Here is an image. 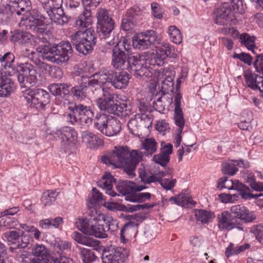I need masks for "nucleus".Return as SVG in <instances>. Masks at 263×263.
I'll return each mask as SVG.
<instances>
[{
    "instance_id": "obj_1",
    "label": "nucleus",
    "mask_w": 263,
    "mask_h": 263,
    "mask_svg": "<svg viewBox=\"0 0 263 263\" xmlns=\"http://www.w3.org/2000/svg\"><path fill=\"white\" fill-rule=\"evenodd\" d=\"M142 159V155L140 151L130 152L127 146H115L111 152L101 157L102 162L106 165L116 167L123 166L124 171L131 178L135 176L134 171Z\"/></svg>"
},
{
    "instance_id": "obj_2",
    "label": "nucleus",
    "mask_w": 263,
    "mask_h": 263,
    "mask_svg": "<svg viewBox=\"0 0 263 263\" xmlns=\"http://www.w3.org/2000/svg\"><path fill=\"white\" fill-rule=\"evenodd\" d=\"M15 56L11 52H7L3 55H0V71L13 76L18 73L17 77L21 87L34 86L37 81V72L34 67L29 63H21L15 67Z\"/></svg>"
},
{
    "instance_id": "obj_3",
    "label": "nucleus",
    "mask_w": 263,
    "mask_h": 263,
    "mask_svg": "<svg viewBox=\"0 0 263 263\" xmlns=\"http://www.w3.org/2000/svg\"><path fill=\"white\" fill-rule=\"evenodd\" d=\"M36 50L43 60L59 65L67 63L73 55V49L69 41H62L53 46L40 45Z\"/></svg>"
},
{
    "instance_id": "obj_4",
    "label": "nucleus",
    "mask_w": 263,
    "mask_h": 263,
    "mask_svg": "<svg viewBox=\"0 0 263 263\" xmlns=\"http://www.w3.org/2000/svg\"><path fill=\"white\" fill-rule=\"evenodd\" d=\"M116 95L109 90L105 91L96 100V103L101 111L104 114H114L121 118L129 116L132 113V107L128 101H125L118 103Z\"/></svg>"
},
{
    "instance_id": "obj_5",
    "label": "nucleus",
    "mask_w": 263,
    "mask_h": 263,
    "mask_svg": "<svg viewBox=\"0 0 263 263\" xmlns=\"http://www.w3.org/2000/svg\"><path fill=\"white\" fill-rule=\"evenodd\" d=\"M69 38L76 50L83 55L91 53L97 43L96 33L91 28L84 31H77Z\"/></svg>"
},
{
    "instance_id": "obj_6",
    "label": "nucleus",
    "mask_w": 263,
    "mask_h": 263,
    "mask_svg": "<svg viewBox=\"0 0 263 263\" xmlns=\"http://www.w3.org/2000/svg\"><path fill=\"white\" fill-rule=\"evenodd\" d=\"M67 114L68 122L72 125H88L91 123L94 117L90 107L73 102L68 103Z\"/></svg>"
},
{
    "instance_id": "obj_7",
    "label": "nucleus",
    "mask_w": 263,
    "mask_h": 263,
    "mask_svg": "<svg viewBox=\"0 0 263 263\" xmlns=\"http://www.w3.org/2000/svg\"><path fill=\"white\" fill-rule=\"evenodd\" d=\"M125 65V68L123 70H126L133 73L137 78L151 76L146 58L142 54L128 55Z\"/></svg>"
},
{
    "instance_id": "obj_8",
    "label": "nucleus",
    "mask_w": 263,
    "mask_h": 263,
    "mask_svg": "<svg viewBox=\"0 0 263 263\" xmlns=\"http://www.w3.org/2000/svg\"><path fill=\"white\" fill-rule=\"evenodd\" d=\"M30 86L25 91V100L30 104V107L37 110L44 109L45 106L49 103L50 94L43 89H30Z\"/></svg>"
},
{
    "instance_id": "obj_9",
    "label": "nucleus",
    "mask_w": 263,
    "mask_h": 263,
    "mask_svg": "<svg viewBox=\"0 0 263 263\" xmlns=\"http://www.w3.org/2000/svg\"><path fill=\"white\" fill-rule=\"evenodd\" d=\"M97 33L104 35L105 32L113 31L115 22L110 16L108 11L104 8H99L97 11Z\"/></svg>"
},
{
    "instance_id": "obj_10",
    "label": "nucleus",
    "mask_w": 263,
    "mask_h": 263,
    "mask_svg": "<svg viewBox=\"0 0 263 263\" xmlns=\"http://www.w3.org/2000/svg\"><path fill=\"white\" fill-rule=\"evenodd\" d=\"M79 243L82 244H86L87 246H92L93 245L95 248L92 249L85 248L80 246H77V248L78 249L80 253V256L82 260L83 263H92L97 258V255L95 254V251H99L100 249V246H99V243L98 241H94L92 242H89L86 243L85 240L81 239H77Z\"/></svg>"
},
{
    "instance_id": "obj_11",
    "label": "nucleus",
    "mask_w": 263,
    "mask_h": 263,
    "mask_svg": "<svg viewBox=\"0 0 263 263\" xmlns=\"http://www.w3.org/2000/svg\"><path fill=\"white\" fill-rule=\"evenodd\" d=\"M218 228L220 230H231L236 228L239 231H243L244 227L242 223L235 222L231 212L224 211L218 216Z\"/></svg>"
},
{
    "instance_id": "obj_12",
    "label": "nucleus",
    "mask_w": 263,
    "mask_h": 263,
    "mask_svg": "<svg viewBox=\"0 0 263 263\" xmlns=\"http://www.w3.org/2000/svg\"><path fill=\"white\" fill-rule=\"evenodd\" d=\"M83 83L87 85V88H89L93 94L96 97H99L104 93L105 91H108V88H105L102 83L99 76H95V73L90 77L82 76L80 77Z\"/></svg>"
},
{
    "instance_id": "obj_13",
    "label": "nucleus",
    "mask_w": 263,
    "mask_h": 263,
    "mask_svg": "<svg viewBox=\"0 0 263 263\" xmlns=\"http://www.w3.org/2000/svg\"><path fill=\"white\" fill-rule=\"evenodd\" d=\"M156 32L152 30H147L144 36L136 37L133 39V46L135 49L145 50L147 49L151 44L158 43Z\"/></svg>"
},
{
    "instance_id": "obj_14",
    "label": "nucleus",
    "mask_w": 263,
    "mask_h": 263,
    "mask_svg": "<svg viewBox=\"0 0 263 263\" xmlns=\"http://www.w3.org/2000/svg\"><path fill=\"white\" fill-rule=\"evenodd\" d=\"M124 257L121 248L110 246L104 249L102 259L103 263H121Z\"/></svg>"
},
{
    "instance_id": "obj_15",
    "label": "nucleus",
    "mask_w": 263,
    "mask_h": 263,
    "mask_svg": "<svg viewBox=\"0 0 263 263\" xmlns=\"http://www.w3.org/2000/svg\"><path fill=\"white\" fill-rule=\"evenodd\" d=\"M179 99L178 97L176 99L175 102L176 108H174V119L175 124L178 126L177 134L175 137V146L178 147L180 145L182 137L181 133L185 124V120L183 116V113L181 108H180Z\"/></svg>"
},
{
    "instance_id": "obj_16",
    "label": "nucleus",
    "mask_w": 263,
    "mask_h": 263,
    "mask_svg": "<svg viewBox=\"0 0 263 263\" xmlns=\"http://www.w3.org/2000/svg\"><path fill=\"white\" fill-rule=\"evenodd\" d=\"M128 55L120 47V44H117L112 50V66L117 69L123 70L126 66L125 63Z\"/></svg>"
},
{
    "instance_id": "obj_17",
    "label": "nucleus",
    "mask_w": 263,
    "mask_h": 263,
    "mask_svg": "<svg viewBox=\"0 0 263 263\" xmlns=\"http://www.w3.org/2000/svg\"><path fill=\"white\" fill-rule=\"evenodd\" d=\"M232 13L231 6L228 3H223L215 11L216 24L219 25H226L232 20L231 15Z\"/></svg>"
},
{
    "instance_id": "obj_18",
    "label": "nucleus",
    "mask_w": 263,
    "mask_h": 263,
    "mask_svg": "<svg viewBox=\"0 0 263 263\" xmlns=\"http://www.w3.org/2000/svg\"><path fill=\"white\" fill-rule=\"evenodd\" d=\"M154 99V101L153 103L154 108L162 114H165L169 110V107L173 103L172 97L160 92H157Z\"/></svg>"
},
{
    "instance_id": "obj_19",
    "label": "nucleus",
    "mask_w": 263,
    "mask_h": 263,
    "mask_svg": "<svg viewBox=\"0 0 263 263\" xmlns=\"http://www.w3.org/2000/svg\"><path fill=\"white\" fill-rule=\"evenodd\" d=\"M16 14L19 12L14 9L10 1L8 4L0 5V24L7 25L14 20L17 19Z\"/></svg>"
},
{
    "instance_id": "obj_20",
    "label": "nucleus",
    "mask_w": 263,
    "mask_h": 263,
    "mask_svg": "<svg viewBox=\"0 0 263 263\" xmlns=\"http://www.w3.org/2000/svg\"><path fill=\"white\" fill-rule=\"evenodd\" d=\"M99 216V215L96 213L95 215L79 218L76 222V226L84 234L90 235V231L96 227L95 224H96Z\"/></svg>"
},
{
    "instance_id": "obj_21",
    "label": "nucleus",
    "mask_w": 263,
    "mask_h": 263,
    "mask_svg": "<svg viewBox=\"0 0 263 263\" xmlns=\"http://www.w3.org/2000/svg\"><path fill=\"white\" fill-rule=\"evenodd\" d=\"M33 36L28 32L15 29L10 32V42L14 45H26L31 43Z\"/></svg>"
},
{
    "instance_id": "obj_22",
    "label": "nucleus",
    "mask_w": 263,
    "mask_h": 263,
    "mask_svg": "<svg viewBox=\"0 0 263 263\" xmlns=\"http://www.w3.org/2000/svg\"><path fill=\"white\" fill-rule=\"evenodd\" d=\"M101 39V43L100 45V49L103 53H107L112 51L117 44H120L118 40H116V35L114 31L105 32L104 35H101L100 33H97Z\"/></svg>"
},
{
    "instance_id": "obj_23",
    "label": "nucleus",
    "mask_w": 263,
    "mask_h": 263,
    "mask_svg": "<svg viewBox=\"0 0 263 263\" xmlns=\"http://www.w3.org/2000/svg\"><path fill=\"white\" fill-rule=\"evenodd\" d=\"M46 241L54 250L58 253L70 252L71 249V244L67 241L61 240L59 238H55L53 235H50L46 238Z\"/></svg>"
},
{
    "instance_id": "obj_24",
    "label": "nucleus",
    "mask_w": 263,
    "mask_h": 263,
    "mask_svg": "<svg viewBox=\"0 0 263 263\" xmlns=\"http://www.w3.org/2000/svg\"><path fill=\"white\" fill-rule=\"evenodd\" d=\"M31 253L34 256L41 257L44 263H57L58 261V258L51 256L47 248L42 244L33 246Z\"/></svg>"
},
{
    "instance_id": "obj_25",
    "label": "nucleus",
    "mask_w": 263,
    "mask_h": 263,
    "mask_svg": "<svg viewBox=\"0 0 263 263\" xmlns=\"http://www.w3.org/2000/svg\"><path fill=\"white\" fill-rule=\"evenodd\" d=\"M22 21H23V25L26 26L27 30H30L35 33L37 35L47 34V30L45 29V26L42 27V24L43 23L37 20L31 19L28 17L23 16L19 18Z\"/></svg>"
},
{
    "instance_id": "obj_26",
    "label": "nucleus",
    "mask_w": 263,
    "mask_h": 263,
    "mask_svg": "<svg viewBox=\"0 0 263 263\" xmlns=\"http://www.w3.org/2000/svg\"><path fill=\"white\" fill-rule=\"evenodd\" d=\"M52 23L60 26L68 24L71 20V16L66 15L62 8L52 9L46 12Z\"/></svg>"
},
{
    "instance_id": "obj_27",
    "label": "nucleus",
    "mask_w": 263,
    "mask_h": 263,
    "mask_svg": "<svg viewBox=\"0 0 263 263\" xmlns=\"http://www.w3.org/2000/svg\"><path fill=\"white\" fill-rule=\"evenodd\" d=\"M56 134L67 145L74 144L77 141L78 134L72 127L69 126L63 127L57 130Z\"/></svg>"
},
{
    "instance_id": "obj_28",
    "label": "nucleus",
    "mask_w": 263,
    "mask_h": 263,
    "mask_svg": "<svg viewBox=\"0 0 263 263\" xmlns=\"http://www.w3.org/2000/svg\"><path fill=\"white\" fill-rule=\"evenodd\" d=\"M245 82L249 87L253 90L258 89L260 96L263 98V76L258 77L250 72L244 75Z\"/></svg>"
},
{
    "instance_id": "obj_29",
    "label": "nucleus",
    "mask_w": 263,
    "mask_h": 263,
    "mask_svg": "<svg viewBox=\"0 0 263 263\" xmlns=\"http://www.w3.org/2000/svg\"><path fill=\"white\" fill-rule=\"evenodd\" d=\"M15 88V83L10 78L6 77H2L0 78V97L9 96Z\"/></svg>"
},
{
    "instance_id": "obj_30",
    "label": "nucleus",
    "mask_w": 263,
    "mask_h": 263,
    "mask_svg": "<svg viewBox=\"0 0 263 263\" xmlns=\"http://www.w3.org/2000/svg\"><path fill=\"white\" fill-rule=\"evenodd\" d=\"M112 81L111 85L116 89L125 88L129 80V74L126 71H122L120 72L116 71Z\"/></svg>"
},
{
    "instance_id": "obj_31",
    "label": "nucleus",
    "mask_w": 263,
    "mask_h": 263,
    "mask_svg": "<svg viewBox=\"0 0 263 263\" xmlns=\"http://www.w3.org/2000/svg\"><path fill=\"white\" fill-rule=\"evenodd\" d=\"M116 183V180L114 177L109 173H107L102 177V181L99 183V185L105 190L106 194L111 197H115L118 195L112 190L113 183Z\"/></svg>"
},
{
    "instance_id": "obj_32",
    "label": "nucleus",
    "mask_w": 263,
    "mask_h": 263,
    "mask_svg": "<svg viewBox=\"0 0 263 263\" xmlns=\"http://www.w3.org/2000/svg\"><path fill=\"white\" fill-rule=\"evenodd\" d=\"M81 136L83 140L88 144L90 148L103 146L104 144L103 140L102 139L89 131H83L81 134Z\"/></svg>"
},
{
    "instance_id": "obj_33",
    "label": "nucleus",
    "mask_w": 263,
    "mask_h": 263,
    "mask_svg": "<svg viewBox=\"0 0 263 263\" xmlns=\"http://www.w3.org/2000/svg\"><path fill=\"white\" fill-rule=\"evenodd\" d=\"M10 1L14 6V9L19 12V14H16L18 18L27 15V12L31 9V3L30 0H10Z\"/></svg>"
},
{
    "instance_id": "obj_34",
    "label": "nucleus",
    "mask_w": 263,
    "mask_h": 263,
    "mask_svg": "<svg viewBox=\"0 0 263 263\" xmlns=\"http://www.w3.org/2000/svg\"><path fill=\"white\" fill-rule=\"evenodd\" d=\"M121 130V122L117 119L110 117L102 134L108 137L114 136L119 134Z\"/></svg>"
},
{
    "instance_id": "obj_35",
    "label": "nucleus",
    "mask_w": 263,
    "mask_h": 263,
    "mask_svg": "<svg viewBox=\"0 0 263 263\" xmlns=\"http://www.w3.org/2000/svg\"><path fill=\"white\" fill-rule=\"evenodd\" d=\"M234 163L226 162L222 163L221 171L223 174H227L230 176H233L238 171L236 166L240 167H246L243 161L240 160H233Z\"/></svg>"
},
{
    "instance_id": "obj_36",
    "label": "nucleus",
    "mask_w": 263,
    "mask_h": 263,
    "mask_svg": "<svg viewBox=\"0 0 263 263\" xmlns=\"http://www.w3.org/2000/svg\"><path fill=\"white\" fill-rule=\"evenodd\" d=\"M101 217L104 218L103 216L99 215L96 221V224H95L96 227H93L92 230L90 231V232H91L90 235L98 238H104L107 236L106 233V228L104 227V223L105 222V220L100 219Z\"/></svg>"
},
{
    "instance_id": "obj_37",
    "label": "nucleus",
    "mask_w": 263,
    "mask_h": 263,
    "mask_svg": "<svg viewBox=\"0 0 263 263\" xmlns=\"http://www.w3.org/2000/svg\"><path fill=\"white\" fill-rule=\"evenodd\" d=\"M239 39L241 44L251 51L253 54H257L255 51V49H257L255 46L256 36L251 35L247 33H243L240 35Z\"/></svg>"
},
{
    "instance_id": "obj_38",
    "label": "nucleus",
    "mask_w": 263,
    "mask_h": 263,
    "mask_svg": "<svg viewBox=\"0 0 263 263\" xmlns=\"http://www.w3.org/2000/svg\"><path fill=\"white\" fill-rule=\"evenodd\" d=\"M117 191L125 198L128 195H133L134 183L128 180H121L116 186Z\"/></svg>"
},
{
    "instance_id": "obj_39",
    "label": "nucleus",
    "mask_w": 263,
    "mask_h": 263,
    "mask_svg": "<svg viewBox=\"0 0 263 263\" xmlns=\"http://www.w3.org/2000/svg\"><path fill=\"white\" fill-rule=\"evenodd\" d=\"M110 119V117L104 113H97L93 119L95 128L102 134Z\"/></svg>"
},
{
    "instance_id": "obj_40",
    "label": "nucleus",
    "mask_w": 263,
    "mask_h": 263,
    "mask_svg": "<svg viewBox=\"0 0 263 263\" xmlns=\"http://www.w3.org/2000/svg\"><path fill=\"white\" fill-rule=\"evenodd\" d=\"M116 71L107 68H102L95 73V76H99L103 85L107 83L111 84Z\"/></svg>"
},
{
    "instance_id": "obj_41",
    "label": "nucleus",
    "mask_w": 263,
    "mask_h": 263,
    "mask_svg": "<svg viewBox=\"0 0 263 263\" xmlns=\"http://www.w3.org/2000/svg\"><path fill=\"white\" fill-rule=\"evenodd\" d=\"M77 80L79 82V84L74 86L71 85L70 92L75 98L79 100L85 96V91L86 90L87 85L83 83L80 78H78Z\"/></svg>"
},
{
    "instance_id": "obj_42",
    "label": "nucleus",
    "mask_w": 263,
    "mask_h": 263,
    "mask_svg": "<svg viewBox=\"0 0 263 263\" xmlns=\"http://www.w3.org/2000/svg\"><path fill=\"white\" fill-rule=\"evenodd\" d=\"M136 15V11L134 9L132 8L128 10L127 12V17L123 18L121 23V28L124 30H129L132 28L134 25V17Z\"/></svg>"
},
{
    "instance_id": "obj_43",
    "label": "nucleus",
    "mask_w": 263,
    "mask_h": 263,
    "mask_svg": "<svg viewBox=\"0 0 263 263\" xmlns=\"http://www.w3.org/2000/svg\"><path fill=\"white\" fill-rule=\"evenodd\" d=\"M59 193L56 190H49L44 192L41 198L42 204L45 206L50 205L55 200Z\"/></svg>"
},
{
    "instance_id": "obj_44",
    "label": "nucleus",
    "mask_w": 263,
    "mask_h": 263,
    "mask_svg": "<svg viewBox=\"0 0 263 263\" xmlns=\"http://www.w3.org/2000/svg\"><path fill=\"white\" fill-rule=\"evenodd\" d=\"M166 59L165 55L158 49L155 54L152 56L151 58H146L148 69L150 65H157L159 66L163 65Z\"/></svg>"
},
{
    "instance_id": "obj_45",
    "label": "nucleus",
    "mask_w": 263,
    "mask_h": 263,
    "mask_svg": "<svg viewBox=\"0 0 263 263\" xmlns=\"http://www.w3.org/2000/svg\"><path fill=\"white\" fill-rule=\"evenodd\" d=\"M151 194L149 193H133V195H128L125 197V200L132 202L142 203L146 200L151 199Z\"/></svg>"
},
{
    "instance_id": "obj_46",
    "label": "nucleus",
    "mask_w": 263,
    "mask_h": 263,
    "mask_svg": "<svg viewBox=\"0 0 263 263\" xmlns=\"http://www.w3.org/2000/svg\"><path fill=\"white\" fill-rule=\"evenodd\" d=\"M138 173L141 181L144 184H149L156 182L157 177L153 174L147 172L144 167L138 169Z\"/></svg>"
},
{
    "instance_id": "obj_47",
    "label": "nucleus",
    "mask_w": 263,
    "mask_h": 263,
    "mask_svg": "<svg viewBox=\"0 0 263 263\" xmlns=\"http://www.w3.org/2000/svg\"><path fill=\"white\" fill-rule=\"evenodd\" d=\"M42 7L45 12L52 11V9L62 8L63 0H46L42 2Z\"/></svg>"
},
{
    "instance_id": "obj_48",
    "label": "nucleus",
    "mask_w": 263,
    "mask_h": 263,
    "mask_svg": "<svg viewBox=\"0 0 263 263\" xmlns=\"http://www.w3.org/2000/svg\"><path fill=\"white\" fill-rule=\"evenodd\" d=\"M0 225L1 227H5L8 229L14 228L18 223L17 219L13 217H11L8 215H0Z\"/></svg>"
},
{
    "instance_id": "obj_49",
    "label": "nucleus",
    "mask_w": 263,
    "mask_h": 263,
    "mask_svg": "<svg viewBox=\"0 0 263 263\" xmlns=\"http://www.w3.org/2000/svg\"><path fill=\"white\" fill-rule=\"evenodd\" d=\"M195 216L197 221H200L201 223H206L211 218L212 214L205 210H196L195 211Z\"/></svg>"
},
{
    "instance_id": "obj_50",
    "label": "nucleus",
    "mask_w": 263,
    "mask_h": 263,
    "mask_svg": "<svg viewBox=\"0 0 263 263\" xmlns=\"http://www.w3.org/2000/svg\"><path fill=\"white\" fill-rule=\"evenodd\" d=\"M168 33L171 40L175 44H179L182 41V35L180 30L175 26H171L168 30Z\"/></svg>"
},
{
    "instance_id": "obj_51",
    "label": "nucleus",
    "mask_w": 263,
    "mask_h": 263,
    "mask_svg": "<svg viewBox=\"0 0 263 263\" xmlns=\"http://www.w3.org/2000/svg\"><path fill=\"white\" fill-rule=\"evenodd\" d=\"M143 146L147 155H152L157 151V143L153 138L145 139L143 143Z\"/></svg>"
},
{
    "instance_id": "obj_52",
    "label": "nucleus",
    "mask_w": 263,
    "mask_h": 263,
    "mask_svg": "<svg viewBox=\"0 0 263 263\" xmlns=\"http://www.w3.org/2000/svg\"><path fill=\"white\" fill-rule=\"evenodd\" d=\"M135 104L140 113L151 111V106L145 98H137L135 100Z\"/></svg>"
},
{
    "instance_id": "obj_53",
    "label": "nucleus",
    "mask_w": 263,
    "mask_h": 263,
    "mask_svg": "<svg viewBox=\"0 0 263 263\" xmlns=\"http://www.w3.org/2000/svg\"><path fill=\"white\" fill-rule=\"evenodd\" d=\"M234 180L228 179L227 177H222L217 180V187L219 190H222L223 188L229 190L234 189Z\"/></svg>"
},
{
    "instance_id": "obj_54",
    "label": "nucleus",
    "mask_w": 263,
    "mask_h": 263,
    "mask_svg": "<svg viewBox=\"0 0 263 263\" xmlns=\"http://www.w3.org/2000/svg\"><path fill=\"white\" fill-rule=\"evenodd\" d=\"M159 49L166 58L168 57L175 58L176 57L174 47L168 43L162 44Z\"/></svg>"
},
{
    "instance_id": "obj_55",
    "label": "nucleus",
    "mask_w": 263,
    "mask_h": 263,
    "mask_svg": "<svg viewBox=\"0 0 263 263\" xmlns=\"http://www.w3.org/2000/svg\"><path fill=\"white\" fill-rule=\"evenodd\" d=\"M250 232L253 234L256 239L260 243L263 242V224L253 226L250 230Z\"/></svg>"
},
{
    "instance_id": "obj_56",
    "label": "nucleus",
    "mask_w": 263,
    "mask_h": 263,
    "mask_svg": "<svg viewBox=\"0 0 263 263\" xmlns=\"http://www.w3.org/2000/svg\"><path fill=\"white\" fill-rule=\"evenodd\" d=\"M151 111L147 112L138 113L135 115L138 120H139L144 127H148L152 123V115Z\"/></svg>"
},
{
    "instance_id": "obj_57",
    "label": "nucleus",
    "mask_w": 263,
    "mask_h": 263,
    "mask_svg": "<svg viewBox=\"0 0 263 263\" xmlns=\"http://www.w3.org/2000/svg\"><path fill=\"white\" fill-rule=\"evenodd\" d=\"M174 79L168 78L166 80H161L162 91L160 92L168 95L170 91L173 92L174 88Z\"/></svg>"
},
{
    "instance_id": "obj_58",
    "label": "nucleus",
    "mask_w": 263,
    "mask_h": 263,
    "mask_svg": "<svg viewBox=\"0 0 263 263\" xmlns=\"http://www.w3.org/2000/svg\"><path fill=\"white\" fill-rule=\"evenodd\" d=\"M245 208L246 206L239 204L233 205L231 208L230 212L233 215L235 222H238V219H241Z\"/></svg>"
},
{
    "instance_id": "obj_59",
    "label": "nucleus",
    "mask_w": 263,
    "mask_h": 263,
    "mask_svg": "<svg viewBox=\"0 0 263 263\" xmlns=\"http://www.w3.org/2000/svg\"><path fill=\"white\" fill-rule=\"evenodd\" d=\"M175 71L171 68H166L165 69H160L158 72V80H166L168 78H174Z\"/></svg>"
},
{
    "instance_id": "obj_60",
    "label": "nucleus",
    "mask_w": 263,
    "mask_h": 263,
    "mask_svg": "<svg viewBox=\"0 0 263 263\" xmlns=\"http://www.w3.org/2000/svg\"><path fill=\"white\" fill-rule=\"evenodd\" d=\"M153 160L155 163L159 164L163 167H165L170 162V156H166L160 152L159 154L154 155Z\"/></svg>"
},
{
    "instance_id": "obj_61",
    "label": "nucleus",
    "mask_w": 263,
    "mask_h": 263,
    "mask_svg": "<svg viewBox=\"0 0 263 263\" xmlns=\"http://www.w3.org/2000/svg\"><path fill=\"white\" fill-rule=\"evenodd\" d=\"M136 224L134 221H128L126 222L120 230V238L121 241L124 242L126 235L129 232L130 230L135 227Z\"/></svg>"
},
{
    "instance_id": "obj_62",
    "label": "nucleus",
    "mask_w": 263,
    "mask_h": 263,
    "mask_svg": "<svg viewBox=\"0 0 263 263\" xmlns=\"http://www.w3.org/2000/svg\"><path fill=\"white\" fill-rule=\"evenodd\" d=\"M170 177L163 179L158 177L156 182H159L163 188L167 190H171L175 186L176 180L175 179H170Z\"/></svg>"
},
{
    "instance_id": "obj_63",
    "label": "nucleus",
    "mask_w": 263,
    "mask_h": 263,
    "mask_svg": "<svg viewBox=\"0 0 263 263\" xmlns=\"http://www.w3.org/2000/svg\"><path fill=\"white\" fill-rule=\"evenodd\" d=\"M4 235L8 241L12 244L18 242L20 238V233L16 231H9L5 232Z\"/></svg>"
},
{
    "instance_id": "obj_64",
    "label": "nucleus",
    "mask_w": 263,
    "mask_h": 263,
    "mask_svg": "<svg viewBox=\"0 0 263 263\" xmlns=\"http://www.w3.org/2000/svg\"><path fill=\"white\" fill-rule=\"evenodd\" d=\"M241 219L245 223L252 222L256 218L254 212L250 211L246 207Z\"/></svg>"
}]
</instances>
